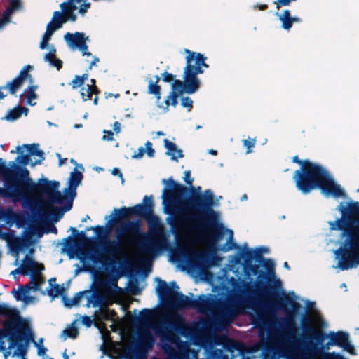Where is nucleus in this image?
Wrapping results in <instances>:
<instances>
[{
	"instance_id": "1",
	"label": "nucleus",
	"mask_w": 359,
	"mask_h": 359,
	"mask_svg": "<svg viewBox=\"0 0 359 359\" xmlns=\"http://www.w3.org/2000/svg\"><path fill=\"white\" fill-rule=\"evenodd\" d=\"M163 182L162 198L166 212L176 215L168 224L174 233L180 229L196 233L211 248H215L224 236V226L217 222V213L213 210L214 194L210 189L201 191V187H187L175 181L172 177Z\"/></svg>"
},
{
	"instance_id": "2",
	"label": "nucleus",
	"mask_w": 359,
	"mask_h": 359,
	"mask_svg": "<svg viewBox=\"0 0 359 359\" xmlns=\"http://www.w3.org/2000/svg\"><path fill=\"white\" fill-rule=\"evenodd\" d=\"M143 203L114 208L116 215L107 222L109 229L119 224L115 231L117 241H108V251L113 257L123 255L125 243L135 245L140 253L147 255L156 253L166 245L163 224L154 212L153 196H145Z\"/></svg>"
},
{
	"instance_id": "3",
	"label": "nucleus",
	"mask_w": 359,
	"mask_h": 359,
	"mask_svg": "<svg viewBox=\"0 0 359 359\" xmlns=\"http://www.w3.org/2000/svg\"><path fill=\"white\" fill-rule=\"evenodd\" d=\"M10 165L16 170V173L0 158V175L5 181V189L1 192L3 196L24 198L36 194L46 195L47 199L45 206L53 211L55 220L60 219L65 212L72 209L74 200L61 194L58 190V181H49L47 178H41L35 183L29 177V172L27 168L19 166L13 161L10 162Z\"/></svg>"
},
{
	"instance_id": "4",
	"label": "nucleus",
	"mask_w": 359,
	"mask_h": 359,
	"mask_svg": "<svg viewBox=\"0 0 359 359\" xmlns=\"http://www.w3.org/2000/svg\"><path fill=\"white\" fill-rule=\"evenodd\" d=\"M292 162L300 165L293 175L297 189L304 194L319 189L322 194L339 198L344 196L340 185L335 183L329 172L321 165L308 159L301 160L298 156L292 157Z\"/></svg>"
},
{
	"instance_id": "5",
	"label": "nucleus",
	"mask_w": 359,
	"mask_h": 359,
	"mask_svg": "<svg viewBox=\"0 0 359 359\" xmlns=\"http://www.w3.org/2000/svg\"><path fill=\"white\" fill-rule=\"evenodd\" d=\"M158 282L156 292L163 302L174 309L191 308L196 309L200 313H206L210 311L214 306V301L204 294L198 296V299H191L181 292L175 290L179 289L175 281L170 283L172 286L168 285L165 280L156 278Z\"/></svg>"
},
{
	"instance_id": "6",
	"label": "nucleus",
	"mask_w": 359,
	"mask_h": 359,
	"mask_svg": "<svg viewBox=\"0 0 359 359\" xmlns=\"http://www.w3.org/2000/svg\"><path fill=\"white\" fill-rule=\"evenodd\" d=\"M245 273L250 275L251 272L253 275H257L256 280V291L259 297L262 299V303L265 311L269 313H274L277 309L283 307L284 305L290 304L292 307V314L296 313L300 305L299 303L290 299L288 297H281L279 292L276 290L275 287H270L264 282L267 279L266 273L259 269V266L248 264L244 267Z\"/></svg>"
},
{
	"instance_id": "7",
	"label": "nucleus",
	"mask_w": 359,
	"mask_h": 359,
	"mask_svg": "<svg viewBox=\"0 0 359 359\" xmlns=\"http://www.w3.org/2000/svg\"><path fill=\"white\" fill-rule=\"evenodd\" d=\"M24 271H27V276L32 273L30 283L21 287V291L18 292L13 289L11 293L14 295L16 300H24V297L29 290L34 291L39 290L41 284L44 283V278L41 275V271L44 270V266L34 261L29 255H26L21 264Z\"/></svg>"
},
{
	"instance_id": "8",
	"label": "nucleus",
	"mask_w": 359,
	"mask_h": 359,
	"mask_svg": "<svg viewBox=\"0 0 359 359\" xmlns=\"http://www.w3.org/2000/svg\"><path fill=\"white\" fill-rule=\"evenodd\" d=\"M186 56V66L184 69V79H186L198 90L201 86V81L198 74H203L202 67L208 68L209 65L205 63L207 59L203 54L184 49Z\"/></svg>"
},
{
	"instance_id": "9",
	"label": "nucleus",
	"mask_w": 359,
	"mask_h": 359,
	"mask_svg": "<svg viewBox=\"0 0 359 359\" xmlns=\"http://www.w3.org/2000/svg\"><path fill=\"white\" fill-rule=\"evenodd\" d=\"M346 245L349 248H339L335 252L339 257L337 265L342 271L355 267L359 264V229L355 230V239H348Z\"/></svg>"
},
{
	"instance_id": "10",
	"label": "nucleus",
	"mask_w": 359,
	"mask_h": 359,
	"mask_svg": "<svg viewBox=\"0 0 359 359\" xmlns=\"http://www.w3.org/2000/svg\"><path fill=\"white\" fill-rule=\"evenodd\" d=\"M25 328H19L14 337L9 342L8 348L16 347L13 355L21 356L25 358L27 354L28 344L30 341H34V334L31 330L29 322L23 324Z\"/></svg>"
},
{
	"instance_id": "11",
	"label": "nucleus",
	"mask_w": 359,
	"mask_h": 359,
	"mask_svg": "<svg viewBox=\"0 0 359 359\" xmlns=\"http://www.w3.org/2000/svg\"><path fill=\"white\" fill-rule=\"evenodd\" d=\"M69 231L72 232L65 238L62 250L67 251L70 258L74 257L79 249L88 242H95L93 238H88L86 236V231H79L75 227H70Z\"/></svg>"
},
{
	"instance_id": "12",
	"label": "nucleus",
	"mask_w": 359,
	"mask_h": 359,
	"mask_svg": "<svg viewBox=\"0 0 359 359\" xmlns=\"http://www.w3.org/2000/svg\"><path fill=\"white\" fill-rule=\"evenodd\" d=\"M197 91L198 90L186 79L175 80L172 83V90L165 100L167 108L169 105L175 107L178 103V97L184 93L191 95Z\"/></svg>"
},
{
	"instance_id": "13",
	"label": "nucleus",
	"mask_w": 359,
	"mask_h": 359,
	"mask_svg": "<svg viewBox=\"0 0 359 359\" xmlns=\"http://www.w3.org/2000/svg\"><path fill=\"white\" fill-rule=\"evenodd\" d=\"M350 223L351 221L346 217H343L342 215L341 218L328 222L330 230L341 231V238L346 237L344 242V245L340 248H349V245H346V241L348 239H355V230L352 231L350 229Z\"/></svg>"
},
{
	"instance_id": "14",
	"label": "nucleus",
	"mask_w": 359,
	"mask_h": 359,
	"mask_svg": "<svg viewBox=\"0 0 359 359\" xmlns=\"http://www.w3.org/2000/svg\"><path fill=\"white\" fill-rule=\"evenodd\" d=\"M67 22V19L62 18L60 11H55L53 13V22H49L46 27V31L44 33L39 47L41 49H45L50 40L52 35L55 30L60 29L63 23Z\"/></svg>"
},
{
	"instance_id": "15",
	"label": "nucleus",
	"mask_w": 359,
	"mask_h": 359,
	"mask_svg": "<svg viewBox=\"0 0 359 359\" xmlns=\"http://www.w3.org/2000/svg\"><path fill=\"white\" fill-rule=\"evenodd\" d=\"M83 178V174L74 168V171L70 173L68 181V187L63 190V195L74 200L76 196V188L81 183Z\"/></svg>"
},
{
	"instance_id": "16",
	"label": "nucleus",
	"mask_w": 359,
	"mask_h": 359,
	"mask_svg": "<svg viewBox=\"0 0 359 359\" xmlns=\"http://www.w3.org/2000/svg\"><path fill=\"white\" fill-rule=\"evenodd\" d=\"M262 348L266 359H280L285 356V349L270 344L264 337L262 339Z\"/></svg>"
},
{
	"instance_id": "17",
	"label": "nucleus",
	"mask_w": 359,
	"mask_h": 359,
	"mask_svg": "<svg viewBox=\"0 0 359 359\" xmlns=\"http://www.w3.org/2000/svg\"><path fill=\"white\" fill-rule=\"evenodd\" d=\"M3 329L0 328V341L8 337L9 342L19 328H25L23 325H17V322L14 319H6L3 323Z\"/></svg>"
},
{
	"instance_id": "18",
	"label": "nucleus",
	"mask_w": 359,
	"mask_h": 359,
	"mask_svg": "<svg viewBox=\"0 0 359 359\" xmlns=\"http://www.w3.org/2000/svg\"><path fill=\"white\" fill-rule=\"evenodd\" d=\"M332 340L335 346L343 348L345 351L353 353L355 351L353 345L349 341V334L343 331H338L332 334Z\"/></svg>"
},
{
	"instance_id": "19",
	"label": "nucleus",
	"mask_w": 359,
	"mask_h": 359,
	"mask_svg": "<svg viewBox=\"0 0 359 359\" xmlns=\"http://www.w3.org/2000/svg\"><path fill=\"white\" fill-rule=\"evenodd\" d=\"M334 345V340L327 342L325 346H318L315 344H311L310 351L316 355H323L325 359H345L341 355L337 353H325L324 349L329 350L331 346Z\"/></svg>"
},
{
	"instance_id": "20",
	"label": "nucleus",
	"mask_w": 359,
	"mask_h": 359,
	"mask_svg": "<svg viewBox=\"0 0 359 359\" xmlns=\"http://www.w3.org/2000/svg\"><path fill=\"white\" fill-rule=\"evenodd\" d=\"M0 316H6L7 319H14L17 325H23L28 322L20 315V311L17 309L11 308L4 304H0Z\"/></svg>"
},
{
	"instance_id": "21",
	"label": "nucleus",
	"mask_w": 359,
	"mask_h": 359,
	"mask_svg": "<svg viewBox=\"0 0 359 359\" xmlns=\"http://www.w3.org/2000/svg\"><path fill=\"white\" fill-rule=\"evenodd\" d=\"M337 210L343 217H346L351 222L352 217H359V202H351L347 206L343 205L341 203L337 207Z\"/></svg>"
},
{
	"instance_id": "22",
	"label": "nucleus",
	"mask_w": 359,
	"mask_h": 359,
	"mask_svg": "<svg viewBox=\"0 0 359 359\" xmlns=\"http://www.w3.org/2000/svg\"><path fill=\"white\" fill-rule=\"evenodd\" d=\"M94 231L96 233L99 239V244L102 247L103 251L105 254L112 256V255L108 251L109 250V243L108 241H111L109 240L108 234L109 231L107 229L106 226L97 225L94 226Z\"/></svg>"
},
{
	"instance_id": "23",
	"label": "nucleus",
	"mask_w": 359,
	"mask_h": 359,
	"mask_svg": "<svg viewBox=\"0 0 359 359\" xmlns=\"http://www.w3.org/2000/svg\"><path fill=\"white\" fill-rule=\"evenodd\" d=\"M243 247L245 250L236 256V262L237 263L239 262V259L241 257L245 258V265L252 263L253 259H255L257 262L264 260V257L263 256H260L259 253H257L255 250H252L251 249H248L247 243H245Z\"/></svg>"
},
{
	"instance_id": "24",
	"label": "nucleus",
	"mask_w": 359,
	"mask_h": 359,
	"mask_svg": "<svg viewBox=\"0 0 359 359\" xmlns=\"http://www.w3.org/2000/svg\"><path fill=\"white\" fill-rule=\"evenodd\" d=\"M64 38L68 45L72 48H79L82 46L84 47L86 39L83 32H76L75 34L67 32Z\"/></svg>"
},
{
	"instance_id": "25",
	"label": "nucleus",
	"mask_w": 359,
	"mask_h": 359,
	"mask_svg": "<svg viewBox=\"0 0 359 359\" xmlns=\"http://www.w3.org/2000/svg\"><path fill=\"white\" fill-rule=\"evenodd\" d=\"M219 316L222 320H230L235 316V307L227 302L220 304L217 307Z\"/></svg>"
},
{
	"instance_id": "26",
	"label": "nucleus",
	"mask_w": 359,
	"mask_h": 359,
	"mask_svg": "<svg viewBox=\"0 0 359 359\" xmlns=\"http://www.w3.org/2000/svg\"><path fill=\"white\" fill-rule=\"evenodd\" d=\"M163 142L165 147L168 149V152L166 154L171 156L172 160L177 161V157L180 158L184 157L182 150L178 149L175 143L170 142L168 139H164Z\"/></svg>"
},
{
	"instance_id": "27",
	"label": "nucleus",
	"mask_w": 359,
	"mask_h": 359,
	"mask_svg": "<svg viewBox=\"0 0 359 359\" xmlns=\"http://www.w3.org/2000/svg\"><path fill=\"white\" fill-rule=\"evenodd\" d=\"M304 331L309 332L311 334V338L316 341V345H323V343L327 335L323 331H316L310 325L302 324Z\"/></svg>"
},
{
	"instance_id": "28",
	"label": "nucleus",
	"mask_w": 359,
	"mask_h": 359,
	"mask_svg": "<svg viewBox=\"0 0 359 359\" xmlns=\"http://www.w3.org/2000/svg\"><path fill=\"white\" fill-rule=\"evenodd\" d=\"M170 325L175 331L180 332L182 335H185L187 327L184 324V318L179 314H175L172 321L170 323Z\"/></svg>"
},
{
	"instance_id": "29",
	"label": "nucleus",
	"mask_w": 359,
	"mask_h": 359,
	"mask_svg": "<svg viewBox=\"0 0 359 359\" xmlns=\"http://www.w3.org/2000/svg\"><path fill=\"white\" fill-rule=\"evenodd\" d=\"M28 111L29 109L18 105L13 109L10 110L4 118L9 121H13L19 118L22 113H25V115H27Z\"/></svg>"
},
{
	"instance_id": "30",
	"label": "nucleus",
	"mask_w": 359,
	"mask_h": 359,
	"mask_svg": "<svg viewBox=\"0 0 359 359\" xmlns=\"http://www.w3.org/2000/svg\"><path fill=\"white\" fill-rule=\"evenodd\" d=\"M106 301L107 297L105 295L98 293L97 292H94L90 297L88 298L87 305L89 306V304H91L93 307L95 308L103 306L106 303Z\"/></svg>"
},
{
	"instance_id": "31",
	"label": "nucleus",
	"mask_w": 359,
	"mask_h": 359,
	"mask_svg": "<svg viewBox=\"0 0 359 359\" xmlns=\"http://www.w3.org/2000/svg\"><path fill=\"white\" fill-rule=\"evenodd\" d=\"M100 93L99 88L94 86L87 85V88L82 87L80 90L81 96L84 102L91 100L93 94L98 95Z\"/></svg>"
},
{
	"instance_id": "32",
	"label": "nucleus",
	"mask_w": 359,
	"mask_h": 359,
	"mask_svg": "<svg viewBox=\"0 0 359 359\" xmlns=\"http://www.w3.org/2000/svg\"><path fill=\"white\" fill-rule=\"evenodd\" d=\"M87 292H88V291H87V290L79 292L75 294V295L73 298H68L66 296H62V301H63L64 305L66 307L71 308L74 305L79 304L80 303L83 294Z\"/></svg>"
},
{
	"instance_id": "33",
	"label": "nucleus",
	"mask_w": 359,
	"mask_h": 359,
	"mask_svg": "<svg viewBox=\"0 0 359 359\" xmlns=\"http://www.w3.org/2000/svg\"><path fill=\"white\" fill-rule=\"evenodd\" d=\"M279 20L282 23L283 29L290 30L292 27V16L290 10H284L282 15L279 16Z\"/></svg>"
},
{
	"instance_id": "34",
	"label": "nucleus",
	"mask_w": 359,
	"mask_h": 359,
	"mask_svg": "<svg viewBox=\"0 0 359 359\" xmlns=\"http://www.w3.org/2000/svg\"><path fill=\"white\" fill-rule=\"evenodd\" d=\"M154 312L149 309H143L140 312L139 321L144 325H147L153 318Z\"/></svg>"
},
{
	"instance_id": "35",
	"label": "nucleus",
	"mask_w": 359,
	"mask_h": 359,
	"mask_svg": "<svg viewBox=\"0 0 359 359\" xmlns=\"http://www.w3.org/2000/svg\"><path fill=\"white\" fill-rule=\"evenodd\" d=\"M22 84L23 83L20 81V79L15 78L12 81H9L6 85L3 86V88L8 89L11 95H14Z\"/></svg>"
},
{
	"instance_id": "36",
	"label": "nucleus",
	"mask_w": 359,
	"mask_h": 359,
	"mask_svg": "<svg viewBox=\"0 0 359 359\" xmlns=\"http://www.w3.org/2000/svg\"><path fill=\"white\" fill-rule=\"evenodd\" d=\"M161 86L156 84V83H154V81L151 79H150L149 81V86L147 89L148 93L154 95L158 101L161 99Z\"/></svg>"
},
{
	"instance_id": "37",
	"label": "nucleus",
	"mask_w": 359,
	"mask_h": 359,
	"mask_svg": "<svg viewBox=\"0 0 359 359\" xmlns=\"http://www.w3.org/2000/svg\"><path fill=\"white\" fill-rule=\"evenodd\" d=\"M259 262H264L263 266L267 270V279L269 278V276H272L273 278H275V262L270 259H266L264 258V260H260L258 261Z\"/></svg>"
},
{
	"instance_id": "38",
	"label": "nucleus",
	"mask_w": 359,
	"mask_h": 359,
	"mask_svg": "<svg viewBox=\"0 0 359 359\" xmlns=\"http://www.w3.org/2000/svg\"><path fill=\"white\" fill-rule=\"evenodd\" d=\"M229 231L230 233L229 238L226 243L220 249L224 252H229L234 248L240 249V246L237 245L236 243H234L233 241V231L230 229L229 230Z\"/></svg>"
},
{
	"instance_id": "39",
	"label": "nucleus",
	"mask_w": 359,
	"mask_h": 359,
	"mask_svg": "<svg viewBox=\"0 0 359 359\" xmlns=\"http://www.w3.org/2000/svg\"><path fill=\"white\" fill-rule=\"evenodd\" d=\"M64 292L65 288L62 286H60L58 284H55L48 290L47 294L48 296L52 297V299H54L58 297L59 295H61L62 297L64 296Z\"/></svg>"
},
{
	"instance_id": "40",
	"label": "nucleus",
	"mask_w": 359,
	"mask_h": 359,
	"mask_svg": "<svg viewBox=\"0 0 359 359\" xmlns=\"http://www.w3.org/2000/svg\"><path fill=\"white\" fill-rule=\"evenodd\" d=\"M252 323L256 327H262L266 325V318L263 313L257 312L256 316L252 317Z\"/></svg>"
},
{
	"instance_id": "41",
	"label": "nucleus",
	"mask_w": 359,
	"mask_h": 359,
	"mask_svg": "<svg viewBox=\"0 0 359 359\" xmlns=\"http://www.w3.org/2000/svg\"><path fill=\"white\" fill-rule=\"evenodd\" d=\"M70 2L68 4V8L65 10V13L68 15L67 20L69 19L72 22H75L77 17L76 15L74 13V11L77 9V7L75 4H74L72 1L69 0ZM62 18L65 19L63 16Z\"/></svg>"
},
{
	"instance_id": "42",
	"label": "nucleus",
	"mask_w": 359,
	"mask_h": 359,
	"mask_svg": "<svg viewBox=\"0 0 359 359\" xmlns=\"http://www.w3.org/2000/svg\"><path fill=\"white\" fill-rule=\"evenodd\" d=\"M36 86H30L28 87V91L26 94V98H27V104H29L31 106H33L35 104V103H32V100H34L37 97V95L35 93V90L36 89Z\"/></svg>"
},
{
	"instance_id": "43",
	"label": "nucleus",
	"mask_w": 359,
	"mask_h": 359,
	"mask_svg": "<svg viewBox=\"0 0 359 359\" xmlns=\"http://www.w3.org/2000/svg\"><path fill=\"white\" fill-rule=\"evenodd\" d=\"M23 148H26L28 151V155L34 156L35 151L39 147V144H23ZM22 147L18 146L16 147L17 152L20 153V149Z\"/></svg>"
},
{
	"instance_id": "44",
	"label": "nucleus",
	"mask_w": 359,
	"mask_h": 359,
	"mask_svg": "<svg viewBox=\"0 0 359 359\" xmlns=\"http://www.w3.org/2000/svg\"><path fill=\"white\" fill-rule=\"evenodd\" d=\"M20 2L18 0H13L11 2V7L7 9L6 13L3 14L2 20H4V22L8 23L10 22V15L11 13L15 9V6L19 5Z\"/></svg>"
},
{
	"instance_id": "45",
	"label": "nucleus",
	"mask_w": 359,
	"mask_h": 359,
	"mask_svg": "<svg viewBox=\"0 0 359 359\" xmlns=\"http://www.w3.org/2000/svg\"><path fill=\"white\" fill-rule=\"evenodd\" d=\"M288 315L287 318L285 319V324L287 328L291 332H294L296 329V324L292 315H290V312L287 311Z\"/></svg>"
},
{
	"instance_id": "46",
	"label": "nucleus",
	"mask_w": 359,
	"mask_h": 359,
	"mask_svg": "<svg viewBox=\"0 0 359 359\" xmlns=\"http://www.w3.org/2000/svg\"><path fill=\"white\" fill-rule=\"evenodd\" d=\"M32 67L30 65L25 66L22 70H20L17 79H20V81L24 83L25 79L27 77L31 78V75L28 73V69H32Z\"/></svg>"
},
{
	"instance_id": "47",
	"label": "nucleus",
	"mask_w": 359,
	"mask_h": 359,
	"mask_svg": "<svg viewBox=\"0 0 359 359\" xmlns=\"http://www.w3.org/2000/svg\"><path fill=\"white\" fill-rule=\"evenodd\" d=\"M63 334H66L69 338L75 339L79 335V330L76 327L72 326L69 328L63 331Z\"/></svg>"
},
{
	"instance_id": "48",
	"label": "nucleus",
	"mask_w": 359,
	"mask_h": 359,
	"mask_svg": "<svg viewBox=\"0 0 359 359\" xmlns=\"http://www.w3.org/2000/svg\"><path fill=\"white\" fill-rule=\"evenodd\" d=\"M181 97V105L190 111L193 108V100L189 97Z\"/></svg>"
},
{
	"instance_id": "49",
	"label": "nucleus",
	"mask_w": 359,
	"mask_h": 359,
	"mask_svg": "<svg viewBox=\"0 0 359 359\" xmlns=\"http://www.w3.org/2000/svg\"><path fill=\"white\" fill-rule=\"evenodd\" d=\"M27 246V245L25 244V241L24 240L19 238H15L13 243V250L18 252V250Z\"/></svg>"
},
{
	"instance_id": "50",
	"label": "nucleus",
	"mask_w": 359,
	"mask_h": 359,
	"mask_svg": "<svg viewBox=\"0 0 359 359\" xmlns=\"http://www.w3.org/2000/svg\"><path fill=\"white\" fill-rule=\"evenodd\" d=\"M69 85L72 86L73 90H76L80 87H83V82L80 79L79 75H76L73 80L70 82Z\"/></svg>"
},
{
	"instance_id": "51",
	"label": "nucleus",
	"mask_w": 359,
	"mask_h": 359,
	"mask_svg": "<svg viewBox=\"0 0 359 359\" xmlns=\"http://www.w3.org/2000/svg\"><path fill=\"white\" fill-rule=\"evenodd\" d=\"M242 142H243V146H245L247 148L246 153L249 154L252 151V149L253 147H255L256 140H255V139L248 138L246 140H243Z\"/></svg>"
},
{
	"instance_id": "52",
	"label": "nucleus",
	"mask_w": 359,
	"mask_h": 359,
	"mask_svg": "<svg viewBox=\"0 0 359 359\" xmlns=\"http://www.w3.org/2000/svg\"><path fill=\"white\" fill-rule=\"evenodd\" d=\"M30 160V156L28 154L23 156L19 155L15 158V162L22 164L23 166L28 165Z\"/></svg>"
},
{
	"instance_id": "53",
	"label": "nucleus",
	"mask_w": 359,
	"mask_h": 359,
	"mask_svg": "<svg viewBox=\"0 0 359 359\" xmlns=\"http://www.w3.org/2000/svg\"><path fill=\"white\" fill-rule=\"evenodd\" d=\"M163 81L165 83L174 82L175 79V75L168 73V72H164L162 74Z\"/></svg>"
},
{
	"instance_id": "54",
	"label": "nucleus",
	"mask_w": 359,
	"mask_h": 359,
	"mask_svg": "<svg viewBox=\"0 0 359 359\" xmlns=\"http://www.w3.org/2000/svg\"><path fill=\"white\" fill-rule=\"evenodd\" d=\"M142 342L148 348H151L154 344V339L152 336L148 333L143 339Z\"/></svg>"
},
{
	"instance_id": "55",
	"label": "nucleus",
	"mask_w": 359,
	"mask_h": 359,
	"mask_svg": "<svg viewBox=\"0 0 359 359\" xmlns=\"http://www.w3.org/2000/svg\"><path fill=\"white\" fill-rule=\"evenodd\" d=\"M34 156H39L41 158V159L36 160L34 163H33L32 164V166H34V165H35L36 164L41 163L42 161H43L45 159L44 153H43V151L42 150L39 149V147H38V149L35 151Z\"/></svg>"
},
{
	"instance_id": "56",
	"label": "nucleus",
	"mask_w": 359,
	"mask_h": 359,
	"mask_svg": "<svg viewBox=\"0 0 359 359\" xmlns=\"http://www.w3.org/2000/svg\"><path fill=\"white\" fill-rule=\"evenodd\" d=\"M101 253L97 250H92L90 252V259L94 262H97L100 261Z\"/></svg>"
},
{
	"instance_id": "57",
	"label": "nucleus",
	"mask_w": 359,
	"mask_h": 359,
	"mask_svg": "<svg viewBox=\"0 0 359 359\" xmlns=\"http://www.w3.org/2000/svg\"><path fill=\"white\" fill-rule=\"evenodd\" d=\"M184 181L185 182V183L189 185V186H191L193 182H194V179L193 178H191V172L190 170H186L184 171Z\"/></svg>"
},
{
	"instance_id": "58",
	"label": "nucleus",
	"mask_w": 359,
	"mask_h": 359,
	"mask_svg": "<svg viewBox=\"0 0 359 359\" xmlns=\"http://www.w3.org/2000/svg\"><path fill=\"white\" fill-rule=\"evenodd\" d=\"M50 65L53 67H55L57 70H60L62 67V61L57 58L56 57L49 62Z\"/></svg>"
},
{
	"instance_id": "59",
	"label": "nucleus",
	"mask_w": 359,
	"mask_h": 359,
	"mask_svg": "<svg viewBox=\"0 0 359 359\" xmlns=\"http://www.w3.org/2000/svg\"><path fill=\"white\" fill-rule=\"evenodd\" d=\"M145 147L148 156L153 157L155 154V150L152 148V144L149 141H147L145 143Z\"/></svg>"
},
{
	"instance_id": "60",
	"label": "nucleus",
	"mask_w": 359,
	"mask_h": 359,
	"mask_svg": "<svg viewBox=\"0 0 359 359\" xmlns=\"http://www.w3.org/2000/svg\"><path fill=\"white\" fill-rule=\"evenodd\" d=\"M239 346L240 344L238 342L232 340L228 344L226 348L229 351H233L234 350L238 349Z\"/></svg>"
},
{
	"instance_id": "61",
	"label": "nucleus",
	"mask_w": 359,
	"mask_h": 359,
	"mask_svg": "<svg viewBox=\"0 0 359 359\" xmlns=\"http://www.w3.org/2000/svg\"><path fill=\"white\" fill-rule=\"evenodd\" d=\"M82 323L86 327H90L93 324V320L91 319V318L90 316H83L82 317Z\"/></svg>"
},
{
	"instance_id": "62",
	"label": "nucleus",
	"mask_w": 359,
	"mask_h": 359,
	"mask_svg": "<svg viewBox=\"0 0 359 359\" xmlns=\"http://www.w3.org/2000/svg\"><path fill=\"white\" fill-rule=\"evenodd\" d=\"M144 152L145 149L142 147H141L138 149L137 153H134L132 157L133 158H140L143 156Z\"/></svg>"
},
{
	"instance_id": "63",
	"label": "nucleus",
	"mask_w": 359,
	"mask_h": 359,
	"mask_svg": "<svg viewBox=\"0 0 359 359\" xmlns=\"http://www.w3.org/2000/svg\"><path fill=\"white\" fill-rule=\"evenodd\" d=\"M34 345L38 347V355H43L48 349L44 347L43 345L39 346L34 341Z\"/></svg>"
},
{
	"instance_id": "64",
	"label": "nucleus",
	"mask_w": 359,
	"mask_h": 359,
	"mask_svg": "<svg viewBox=\"0 0 359 359\" xmlns=\"http://www.w3.org/2000/svg\"><path fill=\"white\" fill-rule=\"evenodd\" d=\"M90 6V3L84 1L79 9V13L84 14Z\"/></svg>"
}]
</instances>
